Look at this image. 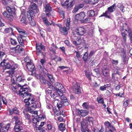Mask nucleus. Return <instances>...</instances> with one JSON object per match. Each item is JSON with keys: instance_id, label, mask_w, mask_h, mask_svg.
Listing matches in <instances>:
<instances>
[{"instance_id": "obj_24", "label": "nucleus", "mask_w": 132, "mask_h": 132, "mask_svg": "<svg viewBox=\"0 0 132 132\" xmlns=\"http://www.w3.org/2000/svg\"><path fill=\"white\" fill-rule=\"evenodd\" d=\"M9 112L11 115H12L13 113L17 114H19V113L17 108L16 107H15L12 110H10Z\"/></svg>"}, {"instance_id": "obj_44", "label": "nucleus", "mask_w": 132, "mask_h": 132, "mask_svg": "<svg viewBox=\"0 0 132 132\" xmlns=\"http://www.w3.org/2000/svg\"><path fill=\"white\" fill-rule=\"evenodd\" d=\"M82 106L84 109H87L89 108L88 104L86 102H85L83 103Z\"/></svg>"}, {"instance_id": "obj_59", "label": "nucleus", "mask_w": 132, "mask_h": 132, "mask_svg": "<svg viewBox=\"0 0 132 132\" xmlns=\"http://www.w3.org/2000/svg\"><path fill=\"white\" fill-rule=\"evenodd\" d=\"M98 1V0H91L90 3L91 4H94L97 3Z\"/></svg>"}, {"instance_id": "obj_43", "label": "nucleus", "mask_w": 132, "mask_h": 132, "mask_svg": "<svg viewBox=\"0 0 132 132\" xmlns=\"http://www.w3.org/2000/svg\"><path fill=\"white\" fill-rule=\"evenodd\" d=\"M88 54L87 52H86L83 55L82 58L83 60L85 62L86 61H87L88 57Z\"/></svg>"}, {"instance_id": "obj_16", "label": "nucleus", "mask_w": 132, "mask_h": 132, "mask_svg": "<svg viewBox=\"0 0 132 132\" xmlns=\"http://www.w3.org/2000/svg\"><path fill=\"white\" fill-rule=\"evenodd\" d=\"M36 47L37 50V54L39 55L42 54V50H45L44 46L42 45L41 44L38 45H36Z\"/></svg>"}, {"instance_id": "obj_2", "label": "nucleus", "mask_w": 132, "mask_h": 132, "mask_svg": "<svg viewBox=\"0 0 132 132\" xmlns=\"http://www.w3.org/2000/svg\"><path fill=\"white\" fill-rule=\"evenodd\" d=\"M7 73L9 75L11 78V80L12 84L11 85L10 87L13 91L16 92L18 90H19V88H20V89L19 91V93L21 96V93H24L26 92H29L30 91L29 88L24 87V86H21L19 84H16L15 82L14 81V78H13L14 75L13 71H7Z\"/></svg>"}, {"instance_id": "obj_53", "label": "nucleus", "mask_w": 132, "mask_h": 132, "mask_svg": "<svg viewBox=\"0 0 132 132\" xmlns=\"http://www.w3.org/2000/svg\"><path fill=\"white\" fill-rule=\"evenodd\" d=\"M97 101L99 103H104V100L102 98L98 99L97 98Z\"/></svg>"}, {"instance_id": "obj_25", "label": "nucleus", "mask_w": 132, "mask_h": 132, "mask_svg": "<svg viewBox=\"0 0 132 132\" xmlns=\"http://www.w3.org/2000/svg\"><path fill=\"white\" fill-rule=\"evenodd\" d=\"M65 27H61L60 29V31L61 33L63 35H66L67 34V29Z\"/></svg>"}, {"instance_id": "obj_54", "label": "nucleus", "mask_w": 132, "mask_h": 132, "mask_svg": "<svg viewBox=\"0 0 132 132\" xmlns=\"http://www.w3.org/2000/svg\"><path fill=\"white\" fill-rule=\"evenodd\" d=\"M39 120H42L44 119L43 116L42 115H40L38 117H37Z\"/></svg>"}, {"instance_id": "obj_61", "label": "nucleus", "mask_w": 132, "mask_h": 132, "mask_svg": "<svg viewBox=\"0 0 132 132\" xmlns=\"http://www.w3.org/2000/svg\"><path fill=\"white\" fill-rule=\"evenodd\" d=\"M92 86L95 87H96L99 86V85L96 82H95L93 83Z\"/></svg>"}, {"instance_id": "obj_20", "label": "nucleus", "mask_w": 132, "mask_h": 132, "mask_svg": "<svg viewBox=\"0 0 132 132\" xmlns=\"http://www.w3.org/2000/svg\"><path fill=\"white\" fill-rule=\"evenodd\" d=\"M64 92H61L62 94L60 95L61 97H60L61 100L63 101L64 103V104L65 105H67L69 104V103L68 102V100L67 99L66 97L65 96L62 95V93Z\"/></svg>"}, {"instance_id": "obj_14", "label": "nucleus", "mask_w": 132, "mask_h": 132, "mask_svg": "<svg viewBox=\"0 0 132 132\" xmlns=\"http://www.w3.org/2000/svg\"><path fill=\"white\" fill-rule=\"evenodd\" d=\"M73 89L76 94H79L81 92L80 87L78 83H77L74 85Z\"/></svg>"}, {"instance_id": "obj_15", "label": "nucleus", "mask_w": 132, "mask_h": 132, "mask_svg": "<svg viewBox=\"0 0 132 132\" xmlns=\"http://www.w3.org/2000/svg\"><path fill=\"white\" fill-rule=\"evenodd\" d=\"M76 31L77 35L80 36L83 35L85 32V28L83 27H78Z\"/></svg>"}, {"instance_id": "obj_35", "label": "nucleus", "mask_w": 132, "mask_h": 132, "mask_svg": "<svg viewBox=\"0 0 132 132\" xmlns=\"http://www.w3.org/2000/svg\"><path fill=\"white\" fill-rule=\"evenodd\" d=\"M16 47L17 53L22 52L23 50V48L20 47L19 45L17 46Z\"/></svg>"}, {"instance_id": "obj_30", "label": "nucleus", "mask_w": 132, "mask_h": 132, "mask_svg": "<svg viewBox=\"0 0 132 132\" xmlns=\"http://www.w3.org/2000/svg\"><path fill=\"white\" fill-rule=\"evenodd\" d=\"M22 16V18L20 19V21L21 23H24L25 24H26L27 22H26V18L25 15H21V17Z\"/></svg>"}, {"instance_id": "obj_7", "label": "nucleus", "mask_w": 132, "mask_h": 132, "mask_svg": "<svg viewBox=\"0 0 132 132\" xmlns=\"http://www.w3.org/2000/svg\"><path fill=\"white\" fill-rule=\"evenodd\" d=\"M46 93L50 95L51 97L53 99H55L56 97L62 94L60 90H51L48 89L46 91Z\"/></svg>"}, {"instance_id": "obj_12", "label": "nucleus", "mask_w": 132, "mask_h": 132, "mask_svg": "<svg viewBox=\"0 0 132 132\" xmlns=\"http://www.w3.org/2000/svg\"><path fill=\"white\" fill-rule=\"evenodd\" d=\"M120 70V69L119 68H115L114 69V73L112 74V78L115 80H118L117 78H115L116 75H120V73L119 72V71Z\"/></svg>"}, {"instance_id": "obj_27", "label": "nucleus", "mask_w": 132, "mask_h": 132, "mask_svg": "<svg viewBox=\"0 0 132 132\" xmlns=\"http://www.w3.org/2000/svg\"><path fill=\"white\" fill-rule=\"evenodd\" d=\"M102 70L103 75L105 76H107L109 72L108 68L107 67L104 68Z\"/></svg>"}, {"instance_id": "obj_40", "label": "nucleus", "mask_w": 132, "mask_h": 132, "mask_svg": "<svg viewBox=\"0 0 132 132\" xmlns=\"http://www.w3.org/2000/svg\"><path fill=\"white\" fill-rule=\"evenodd\" d=\"M10 42L11 44L13 45H16L17 43L16 40L12 38H11L10 39Z\"/></svg>"}, {"instance_id": "obj_41", "label": "nucleus", "mask_w": 132, "mask_h": 132, "mask_svg": "<svg viewBox=\"0 0 132 132\" xmlns=\"http://www.w3.org/2000/svg\"><path fill=\"white\" fill-rule=\"evenodd\" d=\"M130 102V100H124L123 101V105L125 107L127 106Z\"/></svg>"}, {"instance_id": "obj_38", "label": "nucleus", "mask_w": 132, "mask_h": 132, "mask_svg": "<svg viewBox=\"0 0 132 132\" xmlns=\"http://www.w3.org/2000/svg\"><path fill=\"white\" fill-rule=\"evenodd\" d=\"M24 61L25 62L27 63V64L32 63V61L31 60L29 59V57H26L24 59Z\"/></svg>"}, {"instance_id": "obj_6", "label": "nucleus", "mask_w": 132, "mask_h": 132, "mask_svg": "<svg viewBox=\"0 0 132 132\" xmlns=\"http://www.w3.org/2000/svg\"><path fill=\"white\" fill-rule=\"evenodd\" d=\"M1 64L2 66L6 68L11 69L12 70H14L18 67V65L17 64L15 63L14 62L11 61L9 62H6L4 61L2 62Z\"/></svg>"}, {"instance_id": "obj_28", "label": "nucleus", "mask_w": 132, "mask_h": 132, "mask_svg": "<svg viewBox=\"0 0 132 132\" xmlns=\"http://www.w3.org/2000/svg\"><path fill=\"white\" fill-rule=\"evenodd\" d=\"M56 48V46L53 43L51 45L49 48V50L53 53H55Z\"/></svg>"}, {"instance_id": "obj_46", "label": "nucleus", "mask_w": 132, "mask_h": 132, "mask_svg": "<svg viewBox=\"0 0 132 132\" xmlns=\"http://www.w3.org/2000/svg\"><path fill=\"white\" fill-rule=\"evenodd\" d=\"M10 31H12V29L11 28H6L5 29L4 32L5 33H8Z\"/></svg>"}, {"instance_id": "obj_34", "label": "nucleus", "mask_w": 132, "mask_h": 132, "mask_svg": "<svg viewBox=\"0 0 132 132\" xmlns=\"http://www.w3.org/2000/svg\"><path fill=\"white\" fill-rule=\"evenodd\" d=\"M87 14L89 16L93 17L95 14V12L93 10L89 11L87 12Z\"/></svg>"}, {"instance_id": "obj_3", "label": "nucleus", "mask_w": 132, "mask_h": 132, "mask_svg": "<svg viewBox=\"0 0 132 132\" xmlns=\"http://www.w3.org/2000/svg\"><path fill=\"white\" fill-rule=\"evenodd\" d=\"M7 12L4 11L3 13V15L6 19L11 21L13 18V14H14L15 10L14 8H11L9 7H6Z\"/></svg>"}, {"instance_id": "obj_63", "label": "nucleus", "mask_w": 132, "mask_h": 132, "mask_svg": "<svg viewBox=\"0 0 132 132\" xmlns=\"http://www.w3.org/2000/svg\"><path fill=\"white\" fill-rule=\"evenodd\" d=\"M40 34L42 37L44 38L45 37L44 32L42 30H40Z\"/></svg>"}, {"instance_id": "obj_45", "label": "nucleus", "mask_w": 132, "mask_h": 132, "mask_svg": "<svg viewBox=\"0 0 132 132\" xmlns=\"http://www.w3.org/2000/svg\"><path fill=\"white\" fill-rule=\"evenodd\" d=\"M70 18H68L67 19L66 24L67 26V29H69V27L70 26Z\"/></svg>"}, {"instance_id": "obj_57", "label": "nucleus", "mask_w": 132, "mask_h": 132, "mask_svg": "<svg viewBox=\"0 0 132 132\" xmlns=\"http://www.w3.org/2000/svg\"><path fill=\"white\" fill-rule=\"evenodd\" d=\"M122 61L125 63L126 61V56L125 54H124L122 57Z\"/></svg>"}, {"instance_id": "obj_36", "label": "nucleus", "mask_w": 132, "mask_h": 132, "mask_svg": "<svg viewBox=\"0 0 132 132\" xmlns=\"http://www.w3.org/2000/svg\"><path fill=\"white\" fill-rule=\"evenodd\" d=\"M59 128L61 131H63L65 129L64 124L62 123H61L59 125Z\"/></svg>"}, {"instance_id": "obj_4", "label": "nucleus", "mask_w": 132, "mask_h": 132, "mask_svg": "<svg viewBox=\"0 0 132 132\" xmlns=\"http://www.w3.org/2000/svg\"><path fill=\"white\" fill-rule=\"evenodd\" d=\"M30 9L29 10L27 13L28 17L30 21H32L34 19V11L33 10L36 11V12H38V10L37 5L35 3H33L30 6Z\"/></svg>"}, {"instance_id": "obj_62", "label": "nucleus", "mask_w": 132, "mask_h": 132, "mask_svg": "<svg viewBox=\"0 0 132 132\" xmlns=\"http://www.w3.org/2000/svg\"><path fill=\"white\" fill-rule=\"evenodd\" d=\"M114 94L117 96H120L121 97H123V96L124 95V93L123 92L121 94V95H120V94Z\"/></svg>"}, {"instance_id": "obj_56", "label": "nucleus", "mask_w": 132, "mask_h": 132, "mask_svg": "<svg viewBox=\"0 0 132 132\" xmlns=\"http://www.w3.org/2000/svg\"><path fill=\"white\" fill-rule=\"evenodd\" d=\"M79 9L78 8V7L77 6H75V8L73 11H72V12L73 13H75L77 12Z\"/></svg>"}, {"instance_id": "obj_49", "label": "nucleus", "mask_w": 132, "mask_h": 132, "mask_svg": "<svg viewBox=\"0 0 132 132\" xmlns=\"http://www.w3.org/2000/svg\"><path fill=\"white\" fill-rule=\"evenodd\" d=\"M39 79L40 80L42 83H45L46 82V80H45L44 78L42 76L40 77Z\"/></svg>"}, {"instance_id": "obj_1", "label": "nucleus", "mask_w": 132, "mask_h": 132, "mask_svg": "<svg viewBox=\"0 0 132 132\" xmlns=\"http://www.w3.org/2000/svg\"><path fill=\"white\" fill-rule=\"evenodd\" d=\"M28 92H24L21 93V96L23 98H26L24 100L25 105L28 108L27 110L29 112H32L37 108L36 104L34 103V100L31 96V94Z\"/></svg>"}, {"instance_id": "obj_32", "label": "nucleus", "mask_w": 132, "mask_h": 132, "mask_svg": "<svg viewBox=\"0 0 132 132\" xmlns=\"http://www.w3.org/2000/svg\"><path fill=\"white\" fill-rule=\"evenodd\" d=\"M25 80L24 77L22 76H19L16 78V80L19 82H24Z\"/></svg>"}, {"instance_id": "obj_55", "label": "nucleus", "mask_w": 132, "mask_h": 132, "mask_svg": "<svg viewBox=\"0 0 132 132\" xmlns=\"http://www.w3.org/2000/svg\"><path fill=\"white\" fill-rule=\"evenodd\" d=\"M90 20V19L89 18H87L85 19H84L82 21V23H86L87 22H88Z\"/></svg>"}, {"instance_id": "obj_48", "label": "nucleus", "mask_w": 132, "mask_h": 132, "mask_svg": "<svg viewBox=\"0 0 132 132\" xmlns=\"http://www.w3.org/2000/svg\"><path fill=\"white\" fill-rule=\"evenodd\" d=\"M105 126L108 128L109 127H111L112 126L111 125L110 123L108 121L105 122L104 123Z\"/></svg>"}, {"instance_id": "obj_50", "label": "nucleus", "mask_w": 132, "mask_h": 132, "mask_svg": "<svg viewBox=\"0 0 132 132\" xmlns=\"http://www.w3.org/2000/svg\"><path fill=\"white\" fill-rule=\"evenodd\" d=\"M128 32L129 33V38L131 43H132V31H129Z\"/></svg>"}, {"instance_id": "obj_52", "label": "nucleus", "mask_w": 132, "mask_h": 132, "mask_svg": "<svg viewBox=\"0 0 132 132\" xmlns=\"http://www.w3.org/2000/svg\"><path fill=\"white\" fill-rule=\"evenodd\" d=\"M14 118L15 120V123H21L22 122L20 121L19 120L17 116L15 117Z\"/></svg>"}, {"instance_id": "obj_33", "label": "nucleus", "mask_w": 132, "mask_h": 132, "mask_svg": "<svg viewBox=\"0 0 132 132\" xmlns=\"http://www.w3.org/2000/svg\"><path fill=\"white\" fill-rule=\"evenodd\" d=\"M86 120L89 122H91L93 123L94 119L92 117L87 116L86 117Z\"/></svg>"}, {"instance_id": "obj_21", "label": "nucleus", "mask_w": 132, "mask_h": 132, "mask_svg": "<svg viewBox=\"0 0 132 132\" xmlns=\"http://www.w3.org/2000/svg\"><path fill=\"white\" fill-rule=\"evenodd\" d=\"M84 121L83 120L81 122V129L82 132H86L87 130V128L86 125H84Z\"/></svg>"}, {"instance_id": "obj_17", "label": "nucleus", "mask_w": 132, "mask_h": 132, "mask_svg": "<svg viewBox=\"0 0 132 132\" xmlns=\"http://www.w3.org/2000/svg\"><path fill=\"white\" fill-rule=\"evenodd\" d=\"M43 10L46 13L52 11V8L49 4H45L44 5Z\"/></svg>"}, {"instance_id": "obj_37", "label": "nucleus", "mask_w": 132, "mask_h": 132, "mask_svg": "<svg viewBox=\"0 0 132 132\" xmlns=\"http://www.w3.org/2000/svg\"><path fill=\"white\" fill-rule=\"evenodd\" d=\"M111 13L108 10L106 11L104 14V15L105 16L106 18H110L111 17Z\"/></svg>"}, {"instance_id": "obj_39", "label": "nucleus", "mask_w": 132, "mask_h": 132, "mask_svg": "<svg viewBox=\"0 0 132 132\" xmlns=\"http://www.w3.org/2000/svg\"><path fill=\"white\" fill-rule=\"evenodd\" d=\"M43 20L45 24L47 26H48L50 24V22L48 21L47 19L46 18H43Z\"/></svg>"}, {"instance_id": "obj_29", "label": "nucleus", "mask_w": 132, "mask_h": 132, "mask_svg": "<svg viewBox=\"0 0 132 132\" xmlns=\"http://www.w3.org/2000/svg\"><path fill=\"white\" fill-rule=\"evenodd\" d=\"M116 5L115 4H114L113 5L109 7L108 8V10L111 13L113 12L116 8Z\"/></svg>"}, {"instance_id": "obj_8", "label": "nucleus", "mask_w": 132, "mask_h": 132, "mask_svg": "<svg viewBox=\"0 0 132 132\" xmlns=\"http://www.w3.org/2000/svg\"><path fill=\"white\" fill-rule=\"evenodd\" d=\"M33 123L35 124V128L36 130L39 131L41 127H42L44 125L45 122H40L37 118H34L32 119Z\"/></svg>"}, {"instance_id": "obj_11", "label": "nucleus", "mask_w": 132, "mask_h": 132, "mask_svg": "<svg viewBox=\"0 0 132 132\" xmlns=\"http://www.w3.org/2000/svg\"><path fill=\"white\" fill-rule=\"evenodd\" d=\"M10 127L9 124L6 125H3L2 123H0V131L1 132H7Z\"/></svg>"}, {"instance_id": "obj_23", "label": "nucleus", "mask_w": 132, "mask_h": 132, "mask_svg": "<svg viewBox=\"0 0 132 132\" xmlns=\"http://www.w3.org/2000/svg\"><path fill=\"white\" fill-rule=\"evenodd\" d=\"M54 102L56 104L57 106L59 109L62 106V102L60 100H59L58 99L55 100Z\"/></svg>"}, {"instance_id": "obj_13", "label": "nucleus", "mask_w": 132, "mask_h": 132, "mask_svg": "<svg viewBox=\"0 0 132 132\" xmlns=\"http://www.w3.org/2000/svg\"><path fill=\"white\" fill-rule=\"evenodd\" d=\"M55 85L56 88L54 90H56L58 91L60 90L61 92H65L64 88L61 84L59 82H56Z\"/></svg>"}, {"instance_id": "obj_5", "label": "nucleus", "mask_w": 132, "mask_h": 132, "mask_svg": "<svg viewBox=\"0 0 132 132\" xmlns=\"http://www.w3.org/2000/svg\"><path fill=\"white\" fill-rule=\"evenodd\" d=\"M16 29L19 33V35L17 38L18 42L22 47L24 46L23 38L27 36V33L24 30L19 28H17Z\"/></svg>"}, {"instance_id": "obj_19", "label": "nucleus", "mask_w": 132, "mask_h": 132, "mask_svg": "<svg viewBox=\"0 0 132 132\" xmlns=\"http://www.w3.org/2000/svg\"><path fill=\"white\" fill-rule=\"evenodd\" d=\"M26 67L32 73L35 70V66L33 64V63H30L29 64H27Z\"/></svg>"}, {"instance_id": "obj_60", "label": "nucleus", "mask_w": 132, "mask_h": 132, "mask_svg": "<svg viewBox=\"0 0 132 132\" xmlns=\"http://www.w3.org/2000/svg\"><path fill=\"white\" fill-rule=\"evenodd\" d=\"M42 127H41L40 128L39 131H38V130H36L37 132H46V130L42 128Z\"/></svg>"}, {"instance_id": "obj_42", "label": "nucleus", "mask_w": 132, "mask_h": 132, "mask_svg": "<svg viewBox=\"0 0 132 132\" xmlns=\"http://www.w3.org/2000/svg\"><path fill=\"white\" fill-rule=\"evenodd\" d=\"M32 113V116L35 118L38 116V112L37 111H33L32 112H29Z\"/></svg>"}, {"instance_id": "obj_22", "label": "nucleus", "mask_w": 132, "mask_h": 132, "mask_svg": "<svg viewBox=\"0 0 132 132\" xmlns=\"http://www.w3.org/2000/svg\"><path fill=\"white\" fill-rule=\"evenodd\" d=\"M88 112L87 111L83 110H79L78 113L82 116H85L87 115Z\"/></svg>"}, {"instance_id": "obj_18", "label": "nucleus", "mask_w": 132, "mask_h": 132, "mask_svg": "<svg viewBox=\"0 0 132 132\" xmlns=\"http://www.w3.org/2000/svg\"><path fill=\"white\" fill-rule=\"evenodd\" d=\"M22 125V122H21V123H15V126L14 128L15 131L16 132H18L19 131L22 129L23 127L21 126Z\"/></svg>"}, {"instance_id": "obj_10", "label": "nucleus", "mask_w": 132, "mask_h": 132, "mask_svg": "<svg viewBox=\"0 0 132 132\" xmlns=\"http://www.w3.org/2000/svg\"><path fill=\"white\" fill-rule=\"evenodd\" d=\"M85 15V14L84 12H81L75 15V19L76 20H79L81 22H82Z\"/></svg>"}, {"instance_id": "obj_26", "label": "nucleus", "mask_w": 132, "mask_h": 132, "mask_svg": "<svg viewBox=\"0 0 132 132\" xmlns=\"http://www.w3.org/2000/svg\"><path fill=\"white\" fill-rule=\"evenodd\" d=\"M47 127L48 130H50L51 132H55L56 130L55 128L54 127L52 126L51 124H48Z\"/></svg>"}, {"instance_id": "obj_47", "label": "nucleus", "mask_w": 132, "mask_h": 132, "mask_svg": "<svg viewBox=\"0 0 132 132\" xmlns=\"http://www.w3.org/2000/svg\"><path fill=\"white\" fill-rule=\"evenodd\" d=\"M47 76L49 78L50 80L52 82L54 81V79L53 78L52 76L49 74H47Z\"/></svg>"}, {"instance_id": "obj_9", "label": "nucleus", "mask_w": 132, "mask_h": 132, "mask_svg": "<svg viewBox=\"0 0 132 132\" xmlns=\"http://www.w3.org/2000/svg\"><path fill=\"white\" fill-rule=\"evenodd\" d=\"M120 30L121 31V34L123 37V39L122 40V44L124 46H127L126 43V33H127V31L124 28H121L120 29Z\"/></svg>"}, {"instance_id": "obj_51", "label": "nucleus", "mask_w": 132, "mask_h": 132, "mask_svg": "<svg viewBox=\"0 0 132 132\" xmlns=\"http://www.w3.org/2000/svg\"><path fill=\"white\" fill-rule=\"evenodd\" d=\"M107 86L106 85H104V86H101L100 89L102 91H104L106 90Z\"/></svg>"}, {"instance_id": "obj_31", "label": "nucleus", "mask_w": 132, "mask_h": 132, "mask_svg": "<svg viewBox=\"0 0 132 132\" xmlns=\"http://www.w3.org/2000/svg\"><path fill=\"white\" fill-rule=\"evenodd\" d=\"M16 47H11L10 48L9 51L11 54H16L17 53Z\"/></svg>"}, {"instance_id": "obj_64", "label": "nucleus", "mask_w": 132, "mask_h": 132, "mask_svg": "<svg viewBox=\"0 0 132 132\" xmlns=\"http://www.w3.org/2000/svg\"><path fill=\"white\" fill-rule=\"evenodd\" d=\"M4 55L5 53L4 52L0 51V60L1 59Z\"/></svg>"}, {"instance_id": "obj_58", "label": "nucleus", "mask_w": 132, "mask_h": 132, "mask_svg": "<svg viewBox=\"0 0 132 132\" xmlns=\"http://www.w3.org/2000/svg\"><path fill=\"white\" fill-rule=\"evenodd\" d=\"M112 63L113 65H117L118 63V60H112Z\"/></svg>"}]
</instances>
